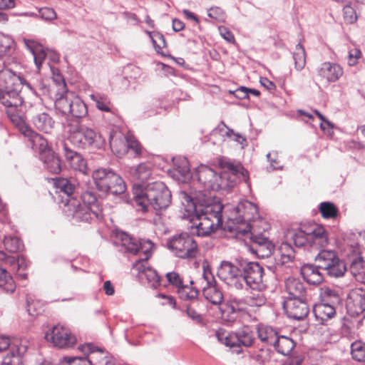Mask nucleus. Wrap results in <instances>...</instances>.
<instances>
[{
	"mask_svg": "<svg viewBox=\"0 0 365 365\" xmlns=\"http://www.w3.org/2000/svg\"><path fill=\"white\" fill-rule=\"evenodd\" d=\"M220 165L224 171L217 175L211 168L201 165L195 172V177L204 191L228 190L240 180L247 182L248 172L239 163H235L229 160H222Z\"/></svg>",
	"mask_w": 365,
	"mask_h": 365,
	"instance_id": "1",
	"label": "nucleus"
},
{
	"mask_svg": "<svg viewBox=\"0 0 365 365\" xmlns=\"http://www.w3.org/2000/svg\"><path fill=\"white\" fill-rule=\"evenodd\" d=\"M143 185H133L134 201L141 207L143 211L148 210L150 205L155 210L167 209L171 203V192L162 182H153L143 189Z\"/></svg>",
	"mask_w": 365,
	"mask_h": 365,
	"instance_id": "2",
	"label": "nucleus"
},
{
	"mask_svg": "<svg viewBox=\"0 0 365 365\" xmlns=\"http://www.w3.org/2000/svg\"><path fill=\"white\" fill-rule=\"evenodd\" d=\"M0 86L3 87L0 93V103L7 110H18L24 102L21 95L23 88L26 86L31 89L29 83L10 69L0 71Z\"/></svg>",
	"mask_w": 365,
	"mask_h": 365,
	"instance_id": "3",
	"label": "nucleus"
},
{
	"mask_svg": "<svg viewBox=\"0 0 365 365\" xmlns=\"http://www.w3.org/2000/svg\"><path fill=\"white\" fill-rule=\"evenodd\" d=\"M285 237L296 247H308L316 250L324 248L329 242L325 229L318 225H302L297 229L288 230Z\"/></svg>",
	"mask_w": 365,
	"mask_h": 365,
	"instance_id": "4",
	"label": "nucleus"
},
{
	"mask_svg": "<svg viewBox=\"0 0 365 365\" xmlns=\"http://www.w3.org/2000/svg\"><path fill=\"white\" fill-rule=\"evenodd\" d=\"M68 132V140L78 148L100 149L105 144L104 139L95 130L79 122L69 123Z\"/></svg>",
	"mask_w": 365,
	"mask_h": 365,
	"instance_id": "5",
	"label": "nucleus"
},
{
	"mask_svg": "<svg viewBox=\"0 0 365 365\" xmlns=\"http://www.w3.org/2000/svg\"><path fill=\"white\" fill-rule=\"evenodd\" d=\"M58 86L55 101L56 109L76 118L86 116L88 113L86 105L78 96L67 91L64 80H62Z\"/></svg>",
	"mask_w": 365,
	"mask_h": 365,
	"instance_id": "6",
	"label": "nucleus"
},
{
	"mask_svg": "<svg viewBox=\"0 0 365 365\" xmlns=\"http://www.w3.org/2000/svg\"><path fill=\"white\" fill-rule=\"evenodd\" d=\"M92 177L97 189L101 192L120 195L126 190L122 178L110 169H97L93 171Z\"/></svg>",
	"mask_w": 365,
	"mask_h": 365,
	"instance_id": "7",
	"label": "nucleus"
},
{
	"mask_svg": "<svg viewBox=\"0 0 365 365\" xmlns=\"http://www.w3.org/2000/svg\"><path fill=\"white\" fill-rule=\"evenodd\" d=\"M320 302L313 307L316 319L322 324L336 315V306L341 303V297L337 291L329 287L322 289Z\"/></svg>",
	"mask_w": 365,
	"mask_h": 365,
	"instance_id": "8",
	"label": "nucleus"
},
{
	"mask_svg": "<svg viewBox=\"0 0 365 365\" xmlns=\"http://www.w3.org/2000/svg\"><path fill=\"white\" fill-rule=\"evenodd\" d=\"M167 247L175 257L182 259H194L199 253L197 242L187 232L173 236L168 240Z\"/></svg>",
	"mask_w": 365,
	"mask_h": 365,
	"instance_id": "9",
	"label": "nucleus"
},
{
	"mask_svg": "<svg viewBox=\"0 0 365 365\" xmlns=\"http://www.w3.org/2000/svg\"><path fill=\"white\" fill-rule=\"evenodd\" d=\"M63 212L75 222H89L93 217L99 220L103 217V210L96 208L93 211L90 207L82 205L77 198L66 199Z\"/></svg>",
	"mask_w": 365,
	"mask_h": 365,
	"instance_id": "10",
	"label": "nucleus"
},
{
	"mask_svg": "<svg viewBox=\"0 0 365 365\" xmlns=\"http://www.w3.org/2000/svg\"><path fill=\"white\" fill-rule=\"evenodd\" d=\"M315 262L319 267L334 277H339L346 271L345 263L341 260L333 250H321L315 257Z\"/></svg>",
	"mask_w": 365,
	"mask_h": 365,
	"instance_id": "11",
	"label": "nucleus"
},
{
	"mask_svg": "<svg viewBox=\"0 0 365 365\" xmlns=\"http://www.w3.org/2000/svg\"><path fill=\"white\" fill-rule=\"evenodd\" d=\"M217 275L228 286L238 290L243 289L244 279L240 260H237L235 263L222 261L218 269Z\"/></svg>",
	"mask_w": 365,
	"mask_h": 365,
	"instance_id": "12",
	"label": "nucleus"
},
{
	"mask_svg": "<svg viewBox=\"0 0 365 365\" xmlns=\"http://www.w3.org/2000/svg\"><path fill=\"white\" fill-rule=\"evenodd\" d=\"M216 336L219 341L230 348L251 346L255 341L253 331L248 327H244L234 334L225 335L224 333L217 331Z\"/></svg>",
	"mask_w": 365,
	"mask_h": 365,
	"instance_id": "13",
	"label": "nucleus"
},
{
	"mask_svg": "<svg viewBox=\"0 0 365 365\" xmlns=\"http://www.w3.org/2000/svg\"><path fill=\"white\" fill-rule=\"evenodd\" d=\"M243 289L250 287L252 289H259L262 284L263 268L259 263L240 259Z\"/></svg>",
	"mask_w": 365,
	"mask_h": 365,
	"instance_id": "14",
	"label": "nucleus"
},
{
	"mask_svg": "<svg viewBox=\"0 0 365 365\" xmlns=\"http://www.w3.org/2000/svg\"><path fill=\"white\" fill-rule=\"evenodd\" d=\"M43 110L41 105L38 103L27 110V115L38 130L50 134L53 132L56 123L51 115Z\"/></svg>",
	"mask_w": 365,
	"mask_h": 365,
	"instance_id": "15",
	"label": "nucleus"
},
{
	"mask_svg": "<svg viewBox=\"0 0 365 365\" xmlns=\"http://www.w3.org/2000/svg\"><path fill=\"white\" fill-rule=\"evenodd\" d=\"M237 211L242 215L235 220L237 225L234 223L233 226H228V230L238 235H245L251 232L252 227L247 221L250 219L251 215L257 212V207L252 202L245 201L237 205Z\"/></svg>",
	"mask_w": 365,
	"mask_h": 365,
	"instance_id": "16",
	"label": "nucleus"
},
{
	"mask_svg": "<svg viewBox=\"0 0 365 365\" xmlns=\"http://www.w3.org/2000/svg\"><path fill=\"white\" fill-rule=\"evenodd\" d=\"M46 339L59 349L72 347L76 343V338L69 329L61 326L53 327L45 335Z\"/></svg>",
	"mask_w": 365,
	"mask_h": 365,
	"instance_id": "17",
	"label": "nucleus"
},
{
	"mask_svg": "<svg viewBox=\"0 0 365 365\" xmlns=\"http://www.w3.org/2000/svg\"><path fill=\"white\" fill-rule=\"evenodd\" d=\"M283 307L288 317L296 320L304 319L309 312L306 298H287Z\"/></svg>",
	"mask_w": 365,
	"mask_h": 365,
	"instance_id": "18",
	"label": "nucleus"
},
{
	"mask_svg": "<svg viewBox=\"0 0 365 365\" xmlns=\"http://www.w3.org/2000/svg\"><path fill=\"white\" fill-rule=\"evenodd\" d=\"M201 280H204L206 283L202 289L205 298L213 304H220L223 301V294L215 285V280L212 273L204 269Z\"/></svg>",
	"mask_w": 365,
	"mask_h": 365,
	"instance_id": "19",
	"label": "nucleus"
},
{
	"mask_svg": "<svg viewBox=\"0 0 365 365\" xmlns=\"http://www.w3.org/2000/svg\"><path fill=\"white\" fill-rule=\"evenodd\" d=\"M190 220L193 222L191 226L192 229H195L193 232L201 237L209 235L221 225V224L214 223L208 217L200 215L199 210L190 215Z\"/></svg>",
	"mask_w": 365,
	"mask_h": 365,
	"instance_id": "20",
	"label": "nucleus"
},
{
	"mask_svg": "<svg viewBox=\"0 0 365 365\" xmlns=\"http://www.w3.org/2000/svg\"><path fill=\"white\" fill-rule=\"evenodd\" d=\"M342 74V68L331 62H324L317 69L318 80L324 84L336 81Z\"/></svg>",
	"mask_w": 365,
	"mask_h": 365,
	"instance_id": "21",
	"label": "nucleus"
},
{
	"mask_svg": "<svg viewBox=\"0 0 365 365\" xmlns=\"http://www.w3.org/2000/svg\"><path fill=\"white\" fill-rule=\"evenodd\" d=\"M61 152L71 168L83 174H86L87 163L81 155L71 149L66 142L62 143Z\"/></svg>",
	"mask_w": 365,
	"mask_h": 365,
	"instance_id": "22",
	"label": "nucleus"
},
{
	"mask_svg": "<svg viewBox=\"0 0 365 365\" xmlns=\"http://www.w3.org/2000/svg\"><path fill=\"white\" fill-rule=\"evenodd\" d=\"M251 240L255 254L260 258H266L271 256L274 250L273 243L264 235L252 234Z\"/></svg>",
	"mask_w": 365,
	"mask_h": 365,
	"instance_id": "23",
	"label": "nucleus"
},
{
	"mask_svg": "<svg viewBox=\"0 0 365 365\" xmlns=\"http://www.w3.org/2000/svg\"><path fill=\"white\" fill-rule=\"evenodd\" d=\"M54 185L56 188V192L62 193L63 195H61L62 197V202L66 204V200L68 198H76L72 197V195L75 194L76 190L78 185V183L73 179L68 178H56L54 180Z\"/></svg>",
	"mask_w": 365,
	"mask_h": 365,
	"instance_id": "24",
	"label": "nucleus"
},
{
	"mask_svg": "<svg viewBox=\"0 0 365 365\" xmlns=\"http://www.w3.org/2000/svg\"><path fill=\"white\" fill-rule=\"evenodd\" d=\"M347 259L350 262V271L353 275L365 271V261L360 256V250L357 245L348 247Z\"/></svg>",
	"mask_w": 365,
	"mask_h": 365,
	"instance_id": "25",
	"label": "nucleus"
},
{
	"mask_svg": "<svg viewBox=\"0 0 365 365\" xmlns=\"http://www.w3.org/2000/svg\"><path fill=\"white\" fill-rule=\"evenodd\" d=\"M109 143L112 152L118 157L124 155L128 152L127 137L120 132H110Z\"/></svg>",
	"mask_w": 365,
	"mask_h": 365,
	"instance_id": "26",
	"label": "nucleus"
},
{
	"mask_svg": "<svg viewBox=\"0 0 365 365\" xmlns=\"http://www.w3.org/2000/svg\"><path fill=\"white\" fill-rule=\"evenodd\" d=\"M347 308L353 314L359 315L365 311V291H353L347 300Z\"/></svg>",
	"mask_w": 365,
	"mask_h": 365,
	"instance_id": "27",
	"label": "nucleus"
},
{
	"mask_svg": "<svg viewBox=\"0 0 365 365\" xmlns=\"http://www.w3.org/2000/svg\"><path fill=\"white\" fill-rule=\"evenodd\" d=\"M223 205L220 202H215L213 203L207 204L205 206L202 205H198V210L200 215L208 217L214 223H219L222 225V212Z\"/></svg>",
	"mask_w": 365,
	"mask_h": 365,
	"instance_id": "28",
	"label": "nucleus"
},
{
	"mask_svg": "<svg viewBox=\"0 0 365 365\" xmlns=\"http://www.w3.org/2000/svg\"><path fill=\"white\" fill-rule=\"evenodd\" d=\"M295 257V252L288 242H282L275 253V263L283 266L292 262Z\"/></svg>",
	"mask_w": 365,
	"mask_h": 365,
	"instance_id": "29",
	"label": "nucleus"
},
{
	"mask_svg": "<svg viewBox=\"0 0 365 365\" xmlns=\"http://www.w3.org/2000/svg\"><path fill=\"white\" fill-rule=\"evenodd\" d=\"M285 289L289 298H306L307 289L305 284L300 279L289 277L285 280Z\"/></svg>",
	"mask_w": 365,
	"mask_h": 365,
	"instance_id": "30",
	"label": "nucleus"
},
{
	"mask_svg": "<svg viewBox=\"0 0 365 365\" xmlns=\"http://www.w3.org/2000/svg\"><path fill=\"white\" fill-rule=\"evenodd\" d=\"M319 265L304 264L301 268L303 278L310 284H319L323 281V274L319 271Z\"/></svg>",
	"mask_w": 365,
	"mask_h": 365,
	"instance_id": "31",
	"label": "nucleus"
},
{
	"mask_svg": "<svg viewBox=\"0 0 365 365\" xmlns=\"http://www.w3.org/2000/svg\"><path fill=\"white\" fill-rule=\"evenodd\" d=\"M25 136L30 140L32 148L39 152L40 158L51 150L47 140L34 130L31 129Z\"/></svg>",
	"mask_w": 365,
	"mask_h": 365,
	"instance_id": "32",
	"label": "nucleus"
},
{
	"mask_svg": "<svg viewBox=\"0 0 365 365\" xmlns=\"http://www.w3.org/2000/svg\"><path fill=\"white\" fill-rule=\"evenodd\" d=\"M26 350L25 346H12L4 358L2 365H22L23 356Z\"/></svg>",
	"mask_w": 365,
	"mask_h": 365,
	"instance_id": "33",
	"label": "nucleus"
},
{
	"mask_svg": "<svg viewBox=\"0 0 365 365\" xmlns=\"http://www.w3.org/2000/svg\"><path fill=\"white\" fill-rule=\"evenodd\" d=\"M133 267L139 272L145 274L148 282L153 287L155 288L160 284V277L158 275L157 272L152 268L146 267L145 263L136 262L133 264Z\"/></svg>",
	"mask_w": 365,
	"mask_h": 365,
	"instance_id": "34",
	"label": "nucleus"
},
{
	"mask_svg": "<svg viewBox=\"0 0 365 365\" xmlns=\"http://www.w3.org/2000/svg\"><path fill=\"white\" fill-rule=\"evenodd\" d=\"M41 159L43 160L45 168L51 173L58 174L61 172V161L54 152L48 150L46 155L41 157Z\"/></svg>",
	"mask_w": 365,
	"mask_h": 365,
	"instance_id": "35",
	"label": "nucleus"
},
{
	"mask_svg": "<svg viewBox=\"0 0 365 365\" xmlns=\"http://www.w3.org/2000/svg\"><path fill=\"white\" fill-rule=\"evenodd\" d=\"M277 351L282 355H288L295 346L294 341L285 336H277L273 344Z\"/></svg>",
	"mask_w": 365,
	"mask_h": 365,
	"instance_id": "36",
	"label": "nucleus"
},
{
	"mask_svg": "<svg viewBox=\"0 0 365 365\" xmlns=\"http://www.w3.org/2000/svg\"><path fill=\"white\" fill-rule=\"evenodd\" d=\"M80 349L88 356L87 360H89L91 365H102L101 364V359L106 356L102 350L97 349L95 351L94 346L91 344H84Z\"/></svg>",
	"mask_w": 365,
	"mask_h": 365,
	"instance_id": "37",
	"label": "nucleus"
},
{
	"mask_svg": "<svg viewBox=\"0 0 365 365\" xmlns=\"http://www.w3.org/2000/svg\"><path fill=\"white\" fill-rule=\"evenodd\" d=\"M6 113L14 125L19 129L20 132L24 136L31 130V128L26 124L21 117L19 108H18V110H7Z\"/></svg>",
	"mask_w": 365,
	"mask_h": 365,
	"instance_id": "38",
	"label": "nucleus"
},
{
	"mask_svg": "<svg viewBox=\"0 0 365 365\" xmlns=\"http://www.w3.org/2000/svg\"><path fill=\"white\" fill-rule=\"evenodd\" d=\"M258 338L264 343L273 345L277 336V331L271 327L260 324L257 327Z\"/></svg>",
	"mask_w": 365,
	"mask_h": 365,
	"instance_id": "39",
	"label": "nucleus"
},
{
	"mask_svg": "<svg viewBox=\"0 0 365 365\" xmlns=\"http://www.w3.org/2000/svg\"><path fill=\"white\" fill-rule=\"evenodd\" d=\"M120 237L121 240V246L126 252L133 255L138 253L140 240L130 237L126 233L121 234Z\"/></svg>",
	"mask_w": 365,
	"mask_h": 365,
	"instance_id": "40",
	"label": "nucleus"
},
{
	"mask_svg": "<svg viewBox=\"0 0 365 365\" xmlns=\"http://www.w3.org/2000/svg\"><path fill=\"white\" fill-rule=\"evenodd\" d=\"M0 288L6 293H12L16 289L12 277L1 265H0Z\"/></svg>",
	"mask_w": 365,
	"mask_h": 365,
	"instance_id": "41",
	"label": "nucleus"
},
{
	"mask_svg": "<svg viewBox=\"0 0 365 365\" xmlns=\"http://www.w3.org/2000/svg\"><path fill=\"white\" fill-rule=\"evenodd\" d=\"M154 249V244L150 240H140L139 251L138 254L143 255L136 262L146 263V261L150 257Z\"/></svg>",
	"mask_w": 365,
	"mask_h": 365,
	"instance_id": "42",
	"label": "nucleus"
},
{
	"mask_svg": "<svg viewBox=\"0 0 365 365\" xmlns=\"http://www.w3.org/2000/svg\"><path fill=\"white\" fill-rule=\"evenodd\" d=\"M294 67L297 71H302L306 64V53L304 48L302 44L298 43L293 53Z\"/></svg>",
	"mask_w": 365,
	"mask_h": 365,
	"instance_id": "43",
	"label": "nucleus"
},
{
	"mask_svg": "<svg viewBox=\"0 0 365 365\" xmlns=\"http://www.w3.org/2000/svg\"><path fill=\"white\" fill-rule=\"evenodd\" d=\"M319 209L324 218L333 219L337 217L338 209L332 202H323L320 203Z\"/></svg>",
	"mask_w": 365,
	"mask_h": 365,
	"instance_id": "44",
	"label": "nucleus"
},
{
	"mask_svg": "<svg viewBox=\"0 0 365 365\" xmlns=\"http://www.w3.org/2000/svg\"><path fill=\"white\" fill-rule=\"evenodd\" d=\"M180 198L182 204L185 207V211L188 213V217L198 210V205H196L192 197L188 195L185 191L180 192Z\"/></svg>",
	"mask_w": 365,
	"mask_h": 365,
	"instance_id": "45",
	"label": "nucleus"
},
{
	"mask_svg": "<svg viewBox=\"0 0 365 365\" xmlns=\"http://www.w3.org/2000/svg\"><path fill=\"white\" fill-rule=\"evenodd\" d=\"M133 175L135 179L140 180L142 182H145L149 180L151 175L150 168L147 164H140L137 168H135Z\"/></svg>",
	"mask_w": 365,
	"mask_h": 365,
	"instance_id": "46",
	"label": "nucleus"
},
{
	"mask_svg": "<svg viewBox=\"0 0 365 365\" xmlns=\"http://www.w3.org/2000/svg\"><path fill=\"white\" fill-rule=\"evenodd\" d=\"M352 358L358 361H365V343L356 341L351 346Z\"/></svg>",
	"mask_w": 365,
	"mask_h": 365,
	"instance_id": "47",
	"label": "nucleus"
},
{
	"mask_svg": "<svg viewBox=\"0 0 365 365\" xmlns=\"http://www.w3.org/2000/svg\"><path fill=\"white\" fill-rule=\"evenodd\" d=\"M81 198L83 200L81 204L90 207L92 210L95 211L96 208L102 210L96 196L93 192L91 191H86L82 194Z\"/></svg>",
	"mask_w": 365,
	"mask_h": 365,
	"instance_id": "48",
	"label": "nucleus"
},
{
	"mask_svg": "<svg viewBox=\"0 0 365 365\" xmlns=\"http://www.w3.org/2000/svg\"><path fill=\"white\" fill-rule=\"evenodd\" d=\"M4 244L6 250L10 252H16L22 248L21 242L16 237H6Z\"/></svg>",
	"mask_w": 365,
	"mask_h": 365,
	"instance_id": "49",
	"label": "nucleus"
},
{
	"mask_svg": "<svg viewBox=\"0 0 365 365\" xmlns=\"http://www.w3.org/2000/svg\"><path fill=\"white\" fill-rule=\"evenodd\" d=\"M91 99L96 103V107L103 111L110 112V109L108 106L110 101L107 96L99 94H91Z\"/></svg>",
	"mask_w": 365,
	"mask_h": 365,
	"instance_id": "50",
	"label": "nucleus"
},
{
	"mask_svg": "<svg viewBox=\"0 0 365 365\" xmlns=\"http://www.w3.org/2000/svg\"><path fill=\"white\" fill-rule=\"evenodd\" d=\"M180 297L185 300L196 299L199 294V291L189 285H184L178 292Z\"/></svg>",
	"mask_w": 365,
	"mask_h": 365,
	"instance_id": "51",
	"label": "nucleus"
},
{
	"mask_svg": "<svg viewBox=\"0 0 365 365\" xmlns=\"http://www.w3.org/2000/svg\"><path fill=\"white\" fill-rule=\"evenodd\" d=\"M150 38L152 40L153 46H155L156 51L159 52L160 49L163 48H165L167 46V43L164 36L159 32H148Z\"/></svg>",
	"mask_w": 365,
	"mask_h": 365,
	"instance_id": "52",
	"label": "nucleus"
},
{
	"mask_svg": "<svg viewBox=\"0 0 365 365\" xmlns=\"http://www.w3.org/2000/svg\"><path fill=\"white\" fill-rule=\"evenodd\" d=\"M246 302L250 307H259L265 304L266 298L262 293H252L247 298Z\"/></svg>",
	"mask_w": 365,
	"mask_h": 365,
	"instance_id": "53",
	"label": "nucleus"
},
{
	"mask_svg": "<svg viewBox=\"0 0 365 365\" xmlns=\"http://www.w3.org/2000/svg\"><path fill=\"white\" fill-rule=\"evenodd\" d=\"M175 166L178 173L183 177H187L190 173L189 163L185 158L174 159Z\"/></svg>",
	"mask_w": 365,
	"mask_h": 365,
	"instance_id": "54",
	"label": "nucleus"
},
{
	"mask_svg": "<svg viewBox=\"0 0 365 365\" xmlns=\"http://www.w3.org/2000/svg\"><path fill=\"white\" fill-rule=\"evenodd\" d=\"M60 365H91V362L84 357L64 356Z\"/></svg>",
	"mask_w": 365,
	"mask_h": 365,
	"instance_id": "55",
	"label": "nucleus"
},
{
	"mask_svg": "<svg viewBox=\"0 0 365 365\" xmlns=\"http://www.w3.org/2000/svg\"><path fill=\"white\" fill-rule=\"evenodd\" d=\"M168 282L178 289V292L185 285L180 275L175 272H168L165 275Z\"/></svg>",
	"mask_w": 365,
	"mask_h": 365,
	"instance_id": "56",
	"label": "nucleus"
},
{
	"mask_svg": "<svg viewBox=\"0 0 365 365\" xmlns=\"http://www.w3.org/2000/svg\"><path fill=\"white\" fill-rule=\"evenodd\" d=\"M343 16L345 22L347 24H353L357 20L356 11L350 4L344 6Z\"/></svg>",
	"mask_w": 365,
	"mask_h": 365,
	"instance_id": "57",
	"label": "nucleus"
},
{
	"mask_svg": "<svg viewBox=\"0 0 365 365\" xmlns=\"http://www.w3.org/2000/svg\"><path fill=\"white\" fill-rule=\"evenodd\" d=\"M207 16L218 21H225L226 15L225 11L218 6L211 7L207 11Z\"/></svg>",
	"mask_w": 365,
	"mask_h": 365,
	"instance_id": "58",
	"label": "nucleus"
},
{
	"mask_svg": "<svg viewBox=\"0 0 365 365\" xmlns=\"http://www.w3.org/2000/svg\"><path fill=\"white\" fill-rule=\"evenodd\" d=\"M21 42L24 43V46L28 49L31 54L33 55L38 48H41L42 45L37 42L34 39L26 38L25 37H22L21 38Z\"/></svg>",
	"mask_w": 365,
	"mask_h": 365,
	"instance_id": "59",
	"label": "nucleus"
},
{
	"mask_svg": "<svg viewBox=\"0 0 365 365\" xmlns=\"http://www.w3.org/2000/svg\"><path fill=\"white\" fill-rule=\"evenodd\" d=\"M33 57H34V63H35V64L36 66L37 69L40 70L43 61L47 57L46 50L44 49L43 46H42L41 47V48H38L36 51V53L35 52L33 54Z\"/></svg>",
	"mask_w": 365,
	"mask_h": 365,
	"instance_id": "60",
	"label": "nucleus"
},
{
	"mask_svg": "<svg viewBox=\"0 0 365 365\" xmlns=\"http://www.w3.org/2000/svg\"><path fill=\"white\" fill-rule=\"evenodd\" d=\"M39 15L41 19L46 21H51L56 19L57 16L55 11L48 7H45L39 9Z\"/></svg>",
	"mask_w": 365,
	"mask_h": 365,
	"instance_id": "61",
	"label": "nucleus"
},
{
	"mask_svg": "<svg viewBox=\"0 0 365 365\" xmlns=\"http://www.w3.org/2000/svg\"><path fill=\"white\" fill-rule=\"evenodd\" d=\"M220 36L229 43L235 42V37L232 33L226 27L220 26L218 28Z\"/></svg>",
	"mask_w": 365,
	"mask_h": 365,
	"instance_id": "62",
	"label": "nucleus"
},
{
	"mask_svg": "<svg viewBox=\"0 0 365 365\" xmlns=\"http://www.w3.org/2000/svg\"><path fill=\"white\" fill-rule=\"evenodd\" d=\"M361 52L357 48L352 49L349 51L348 63L349 66H354L357 63L359 58L361 57Z\"/></svg>",
	"mask_w": 365,
	"mask_h": 365,
	"instance_id": "63",
	"label": "nucleus"
},
{
	"mask_svg": "<svg viewBox=\"0 0 365 365\" xmlns=\"http://www.w3.org/2000/svg\"><path fill=\"white\" fill-rule=\"evenodd\" d=\"M128 140V150L130 149L134 151L135 154L138 155L141 153V148L138 142L132 138H127Z\"/></svg>",
	"mask_w": 365,
	"mask_h": 365,
	"instance_id": "64",
	"label": "nucleus"
}]
</instances>
